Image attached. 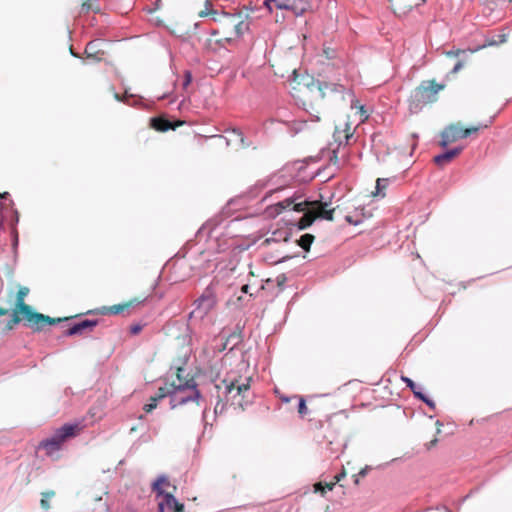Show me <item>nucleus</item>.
Wrapping results in <instances>:
<instances>
[{
	"label": "nucleus",
	"mask_w": 512,
	"mask_h": 512,
	"mask_svg": "<svg viewBox=\"0 0 512 512\" xmlns=\"http://www.w3.org/2000/svg\"><path fill=\"white\" fill-rule=\"evenodd\" d=\"M295 90L294 98L300 102L304 109L315 117L316 121H320V111L316 106L322 103H340L345 101L346 96H353L351 89L338 83L320 82L311 80L309 83H297L293 88Z\"/></svg>",
	"instance_id": "f257e3e1"
},
{
	"label": "nucleus",
	"mask_w": 512,
	"mask_h": 512,
	"mask_svg": "<svg viewBox=\"0 0 512 512\" xmlns=\"http://www.w3.org/2000/svg\"><path fill=\"white\" fill-rule=\"evenodd\" d=\"M30 289L27 286H19L17 291L9 288L7 291V303L12 306L11 318L6 324L7 330H12L21 321H26L27 325L35 332L43 329L44 325H54L62 321L61 318H52L42 313L36 312L25 302Z\"/></svg>",
	"instance_id": "f03ea898"
},
{
	"label": "nucleus",
	"mask_w": 512,
	"mask_h": 512,
	"mask_svg": "<svg viewBox=\"0 0 512 512\" xmlns=\"http://www.w3.org/2000/svg\"><path fill=\"white\" fill-rule=\"evenodd\" d=\"M298 197L293 196L284 199L270 207H268V213L271 216H276L281 214L284 210L291 208L296 212L305 211L306 208H309L311 212L315 215L316 219H324L328 221H333L335 208L330 207V203L322 202V201H302L297 202Z\"/></svg>",
	"instance_id": "7ed1b4c3"
},
{
	"label": "nucleus",
	"mask_w": 512,
	"mask_h": 512,
	"mask_svg": "<svg viewBox=\"0 0 512 512\" xmlns=\"http://www.w3.org/2000/svg\"><path fill=\"white\" fill-rule=\"evenodd\" d=\"M196 382L193 377L186 380L184 385L171 384L169 387H160L154 396L158 401L169 396L172 409L184 405L190 401L196 402L200 398V393L196 388Z\"/></svg>",
	"instance_id": "20e7f679"
},
{
	"label": "nucleus",
	"mask_w": 512,
	"mask_h": 512,
	"mask_svg": "<svg viewBox=\"0 0 512 512\" xmlns=\"http://www.w3.org/2000/svg\"><path fill=\"white\" fill-rule=\"evenodd\" d=\"M445 84L436 83L435 80L422 81L410 93L408 104L412 113H417L424 106L435 103L438 100V94L444 90Z\"/></svg>",
	"instance_id": "39448f33"
},
{
	"label": "nucleus",
	"mask_w": 512,
	"mask_h": 512,
	"mask_svg": "<svg viewBox=\"0 0 512 512\" xmlns=\"http://www.w3.org/2000/svg\"><path fill=\"white\" fill-rule=\"evenodd\" d=\"M79 431L80 427L78 424H65L57 429L53 436L42 440L38 445V449L44 450L45 454L51 457L62 449L67 439L75 437Z\"/></svg>",
	"instance_id": "423d86ee"
},
{
	"label": "nucleus",
	"mask_w": 512,
	"mask_h": 512,
	"mask_svg": "<svg viewBox=\"0 0 512 512\" xmlns=\"http://www.w3.org/2000/svg\"><path fill=\"white\" fill-rule=\"evenodd\" d=\"M487 127V124L471 126L469 128H463L459 123L451 124L442 131L440 145L442 147H446L447 145L454 143L459 139H464L474 133H477L481 128Z\"/></svg>",
	"instance_id": "0eeeda50"
},
{
	"label": "nucleus",
	"mask_w": 512,
	"mask_h": 512,
	"mask_svg": "<svg viewBox=\"0 0 512 512\" xmlns=\"http://www.w3.org/2000/svg\"><path fill=\"white\" fill-rule=\"evenodd\" d=\"M251 377L245 378L244 381H240L239 379H225L223 383L225 384V393L227 395V401H232L234 404L243 408V403L239 397L244 398L246 392L250 389Z\"/></svg>",
	"instance_id": "6e6552de"
},
{
	"label": "nucleus",
	"mask_w": 512,
	"mask_h": 512,
	"mask_svg": "<svg viewBox=\"0 0 512 512\" xmlns=\"http://www.w3.org/2000/svg\"><path fill=\"white\" fill-rule=\"evenodd\" d=\"M264 4L270 11L274 8L289 10L296 16L302 15L310 8L309 0H265Z\"/></svg>",
	"instance_id": "1a4fd4ad"
},
{
	"label": "nucleus",
	"mask_w": 512,
	"mask_h": 512,
	"mask_svg": "<svg viewBox=\"0 0 512 512\" xmlns=\"http://www.w3.org/2000/svg\"><path fill=\"white\" fill-rule=\"evenodd\" d=\"M194 304L195 309L191 312L190 316L204 318L216 307L217 299L215 293L211 288H207Z\"/></svg>",
	"instance_id": "9d476101"
},
{
	"label": "nucleus",
	"mask_w": 512,
	"mask_h": 512,
	"mask_svg": "<svg viewBox=\"0 0 512 512\" xmlns=\"http://www.w3.org/2000/svg\"><path fill=\"white\" fill-rule=\"evenodd\" d=\"M354 130L355 129L351 127V124L348 121H343L335 126L333 138L335 142L338 143V148L333 150V156L330 158L334 164L338 163V152L340 146L349 144L350 139L354 135Z\"/></svg>",
	"instance_id": "9b49d317"
},
{
	"label": "nucleus",
	"mask_w": 512,
	"mask_h": 512,
	"mask_svg": "<svg viewBox=\"0 0 512 512\" xmlns=\"http://www.w3.org/2000/svg\"><path fill=\"white\" fill-rule=\"evenodd\" d=\"M221 29L228 34L226 40H231L234 37H239L247 29V24L240 19V16L225 14L221 22Z\"/></svg>",
	"instance_id": "f8f14e48"
},
{
	"label": "nucleus",
	"mask_w": 512,
	"mask_h": 512,
	"mask_svg": "<svg viewBox=\"0 0 512 512\" xmlns=\"http://www.w3.org/2000/svg\"><path fill=\"white\" fill-rule=\"evenodd\" d=\"M144 301L145 299L134 298L124 303H119L111 306H103L92 312L100 315H120L125 313L129 314L130 308L134 307L135 305L141 304Z\"/></svg>",
	"instance_id": "ddd939ff"
},
{
	"label": "nucleus",
	"mask_w": 512,
	"mask_h": 512,
	"mask_svg": "<svg viewBox=\"0 0 512 512\" xmlns=\"http://www.w3.org/2000/svg\"><path fill=\"white\" fill-rule=\"evenodd\" d=\"M426 0H389L391 9L397 15H405L413 8L422 5Z\"/></svg>",
	"instance_id": "4468645a"
},
{
	"label": "nucleus",
	"mask_w": 512,
	"mask_h": 512,
	"mask_svg": "<svg viewBox=\"0 0 512 512\" xmlns=\"http://www.w3.org/2000/svg\"><path fill=\"white\" fill-rule=\"evenodd\" d=\"M184 505L179 503L171 493L164 495L158 502V512H183Z\"/></svg>",
	"instance_id": "2eb2a0df"
},
{
	"label": "nucleus",
	"mask_w": 512,
	"mask_h": 512,
	"mask_svg": "<svg viewBox=\"0 0 512 512\" xmlns=\"http://www.w3.org/2000/svg\"><path fill=\"white\" fill-rule=\"evenodd\" d=\"M97 324V320L84 319L68 328V330L65 332V335L72 336L83 334L88 330H92Z\"/></svg>",
	"instance_id": "dca6fc26"
},
{
	"label": "nucleus",
	"mask_w": 512,
	"mask_h": 512,
	"mask_svg": "<svg viewBox=\"0 0 512 512\" xmlns=\"http://www.w3.org/2000/svg\"><path fill=\"white\" fill-rule=\"evenodd\" d=\"M461 152V147H456L451 150H448L442 154L436 155L433 159L434 163L442 168L449 164L450 162H452L457 156L460 155Z\"/></svg>",
	"instance_id": "f3484780"
},
{
	"label": "nucleus",
	"mask_w": 512,
	"mask_h": 512,
	"mask_svg": "<svg viewBox=\"0 0 512 512\" xmlns=\"http://www.w3.org/2000/svg\"><path fill=\"white\" fill-rule=\"evenodd\" d=\"M182 123L178 122L173 124L171 121L164 117H154L150 120V125L153 129L160 132H166L170 129L174 130L176 127L180 126Z\"/></svg>",
	"instance_id": "a211bd4d"
},
{
	"label": "nucleus",
	"mask_w": 512,
	"mask_h": 512,
	"mask_svg": "<svg viewBox=\"0 0 512 512\" xmlns=\"http://www.w3.org/2000/svg\"><path fill=\"white\" fill-rule=\"evenodd\" d=\"M401 380L406 384L407 387L411 389L416 398L425 402L431 408L435 407V404L432 400L428 399L421 391L417 389L416 384L407 376H401Z\"/></svg>",
	"instance_id": "6ab92c4d"
},
{
	"label": "nucleus",
	"mask_w": 512,
	"mask_h": 512,
	"mask_svg": "<svg viewBox=\"0 0 512 512\" xmlns=\"http://www.w3.org/2000/svg\"><path fill=\"white\" fill-rule=\"evenodd\" d=\"M100 43L98 41H91L85 47V54L87 58H91L95 61H101L104 56V51L99 48Z\"/></svg>",
	"instance_id": "aec40b11"
},
{
	"label": "nucleus",
	"mask_w": 512,
	"mask_h": 512,
	"mask_svg": "<svg viewBox=\"0 0 512 512\" xmlns=\"http://www.w3.org/2000/svg\"><path fill=\"white\" fill-rule=\"evenodd\" d=\"M170 486V482L166 476H160L152 485V490L157 493L158 497H162L164 499V495L166 494L164 491L165 487Z\"/></svg>",
	"instance_id": "412c9836"
},
{
	"label": "nucleus",
	"mask_w": 512,
	"mask_h": 512,
	"mask_svg": "<svg viewBox=\"0 0 512 512\" xmlns=\"http://www.w3.org/2000/svg\"><path fill=\"white\" fill-rule=\"evenodd\" d=\"M304 212V215L300 218L298 222L299 229L303 230L308 228L313 224V222L316 220L315 215L309 208H306Z\"/></svg>",
	"instance_id": "4be33fe9"
},
{
	"label": "nucleus",
	"mask_w": 512,
	"mask_h": 512,
	"mask_svg": "<svg viewBox=\"0 0 512 512\" xmlns=\"http://www.w3.org/2000/svg\"><path fill=\"white\" fill-rule=\"evenodd\" d=\"M289 239V233L285 230H276L272 232L271 236L266 238L263 244H269L271 242H287Z\"/></svg>",
	"instance_id": "5701e85b"
},
{
	"label": "nucleus",
	"mask_w": 512,
	"mask_h": 512,
	"mask_svg": "<svg viewBox=\"0 0 512 512\" xmlns=\"http://www.w3.org/2000/svg\"><path fill=\"white\" fill-rule=\"evenodd\" d=\"M315 237L312 234L306 233L302 235L298 240L297 244L305 251H309Z\"/></svg>",
	"instance_id": "b1692460"
},
{
	"label": "nucleus",
	"mask_w": 512,
	"mask_h": 512,
	"mask_svg": "<svg viewBox=\"0 0 512 512\" xmlns=\"http://www.w3.org/2000/svg\"><path fill=\"white\" fill-rule=\"evenodd\" d=\"M388 179L387 178H378L376 180V191L373 193L375 196L381 195L382 197L385 196V190L388 186Z\"/></svg>",
	"instance_id": "393cba45"
},
{
	"label": "nucleus",
	"mask_w": 512,
	"mask_h": 512,
	"mask_svg": "<svg viewBox=\"0 0 512 512\" xmlns=\"http://www.w3.org/2000/svg\"><path fill=\"white\" fill-rule=\"evenodd\" d=\"M363 219H364V214L361 213V215H358L356 214L355 216L353 215H347L345 217V220L349 223V224H352V225H358L360 223L363 222Z\"/></svg>",
	"instance_id": "a878e982"
},
{
	"label": "nucleus",
	"mask_w": 512,
	"mask_h": 512,
	"mask_svg": "<svg viewBox=\"0 0 512 512\" xmlns=\"http://www.w3.org/2000/svg\"><path fill=\"white\" fill-rule=\"evenodd\" d=\"M158 400L153 396L150 398V402L145 404L143 409L145 412L150 413L157 407Z\"/></svg>",
	"instance_id": "bb28decb"
},
{
	"label": "nucleus",
	"mask_w": 512,
	"mask_h": 512,
	"mask_svg": "<svg viewBox=\"0 0 512 512\" xmlns=\"http://www.w3.org/2000/svg\"><path fill=\"white\" fill-rule=\"evenodd\" d=\"M308 409L306 406L305 399L303 397H299V405H298V413L303 417L307 414Z\"/></svg>",
	"instance_id": "cd10ccee"
},
{
	"label": "nucleus",
	"mask_w": 512,
	"mask_h": 512,
	"mask_svg": "<svg viewBox=\"0 0 512 512\" xmlns=\"http://www.w3.org/2000/svg\"><path fill=\"white\" fill-rule=\"evenodd\" d=\"M8 197H9V193L8 192L0 193V200L1 199L7 200ZM12 205H13V201L12 200H9V203L7 205L5 203L0 202V211L5 209L7 206H12Z\"/></svg>",
	"instance_id": "c85d7f7f"
},
{
	"label": "nucleus",
	"mask_w": 512,
	"mask_h": 512,
	"mask_svg": "<svg viewBox=\"0 0 512 512\" xmlns=\"http://www.w3.org/2000/svg\"><path fill=\"white\" fill-rule=\"evenodd\" d=\"M208 6H211L209 1L206 2V8L198 13L199 17H206L211 14H216V12L210 9Z\"/></svg>",
	"instance_id": "c756f323"
},
{
	"label": "nucleus",
	"mask_w": 512,
	"mask_h": 512,
	"mask_svg": "<svg viewBox=\"0 0 512 512\" xmlns=\"http://www.w3.org/2000/svg\"><path fill=\"white\" fill-rule=\"evenodd\" d=\"M313 490L315 493H320L322 496L326 493V487H324L322 482H317L313 485Z\"/></svg>",
	"instance_id": "7c9ffc66"
},
{
	"label": "nucleus",
	"mask_w": 512,
	"mask_h": 512,
	"mask_svg": "<svg viewBox=\"0 0 512 512\" xmlns=\"http://www.w3.org/2000/svg\"><path fill=\"white\" fill-rule=\"evenodd\" d=\"M232 134L237 138V140L240 142V146L241 147H245V144H244V138H243V134L240 130L238 129H233L232 130Z\"/></svg>",
	"instance_id": "2f4dec72"
},
{
	"label": "nucleus",
	"mask_w": 512,
	"mask_h": 512,
	"mask_svg": "<svg viewBox=\"0 0 512 512\" xmlns=\"http://www.w3.org/2000/svg\"><path fill=\"white\" fill-rule=\"evenodd\" d=\"M323 53L325 54L327 59H333L336 55V51L330 47L324 48Z\"/></svg>",
	"instance_id": "473e14b6"
},
{
	"label": "nucleus",
	"mask_w": 512,
	"mask_h": 512,
	"mask_svg": "<svg viewBox=\"0 0 512 512\" xmlns=\"http://www.w3.org/2000/svg\"><path fill=\"white\" fill-rule=\"evenodd\" d=\"M466 50L456 49V50H450L446 52L447 57H458L461 54H464Z\"/></svg>",
	"instance_id": "72a5a7b5"
},
{
	"label": "nucleus",
	"mask_w": 512,
	"mask_h": 512,
	"mask_svg": "<svg viewBox=\"0 0 512 512\" xmlns=\"http://www.w3.org/2000/svg\"><path fill=\"white\" fill-rule=\"evenodd\" d=\"M40 506L43 510H49L50 509V502L47 498H44L43 496L41 497V500H40Z\"/></svg>",
	"instance_id": "f704fd0d"
},
{
	"label": "nucleus",
	"mask_w": 512,
	"mask_h": 512,
	"mask_svg": "<svg viewBox=\"0 0 512 512\" xmlns=\"http://www.w3.org/2000/svg\"><path fill=\"white\" fill-rule=\"evenodd\" d=\"M183 372H184V369H183V368H181V367H179V368L177 369V373H176L177 379H178V380H179V382H180L179 384H182V385H184L185 381L187 380V379H184V378H183V374H182Z\"/></svg>",
	"instance_id": "c9c22d12"
},
{
	"label": "nucleus",
	"mask_w": 512,
	"mask_h": 512,
	"mask_svg": "<svg viewBox=\"0 0 512 512\" xmlns=\"http://www.w3.org/2000/svg\"><path fill=\"white\" fill-rule=\"evenodd\" d=\"M346 476L345 470H343L341 473L334 476L333 480L337 484L339 483L344 477Z\"/></svg>",
	"instance_id": "e433bc0d"
},
{
	"label": "nucleus",
	"mask_w": 512,
	"mask_h": 512,
	"mask_svg": "<svg viewBox=\"0 0 512 512\" xmlns=\"http://www.w3.org/2000/svg\"><path fill=\"white\" fill-rule=\"evenodd\" d=\"M495 44H497V42H496V41H488L486 44H484V45H482V46H479L478 48H476V49H474V50H469V51H470L471 53H473V52H476V51H478V50H480V49H482V48H484V47H486V46H492V45H495Z\"/></svg>",
	"instance_id": "4c0bfd02"
},
{
	"label": "nucleus",
	"mask_w": 512,
	"mask_h": 512,
	"mask_svg": "<svg viewBox=\"0 0 512 512\" xmlns=\"http://www.w3.org/2000/svg\"><path fill=\"white\" fill-rule=\"evenodd\" d=\"M142 330V327L140 325H133L130 327V332L133 335L138 334Z\"/></svg>",
	"instance_id": "58836bf2"
},
{
	"label": "nucleus",
	"mask_w": 512,
	"mask_h": 512,
	"mask_svg": "<svg viewBox=\"0 0 512 512\" xmlns=\"http://www.w3.org/2000/svg\"><path fill=\"white\" fill-rule=\"evenodd\" d=\"M41 496H43L44 498H47L49 500L50 498L55 496V491L49 490V491L42 492Z\"/></svg>",
	"instance_id": "ea45409f"
},
{
	"label": "nucleus",
	"mask_w": 512,
	"mask_h": 512,
	"mask_svg": "<svg viewBox=\"0 0 512 512\" xmlns=\"http://www.w3.org/2000/svg\"><path fill=\"white\" fill-rule=\"evenodd\" d=\"M41 496H43L44 498H47L49 500L50 498L55 496V491L49 490V491L42 492Z\"/></svg>",
	"instance_id": "a19ab883"
},
{
	"label": "nucleus",
	"mask_w": 512,
	"mask_h": 512,
	"mask_svg": "<svg viewBox=\"0 0 512 512\" xmlns=\"http://www.w3.org/2000/svg\"><path fill=\"white\" fill-rule=\"evenodd\" d=\"M285 282H286V276H285L284 274L279 275V276L277 277V285H278L279 287H282V286L284 285V283H285Z\"/></svg>",
	"instance_id": "79ce46f5"
},
{
	"label": "nucleus",
	"mask_w": 512,
	"mask_h": 512,
	"mask_svg": "<svg viewBox=\"0 0 512 512\" xmlns=\"http://www.w3.org/2000/svg\"><path fill=\"white\" fill-rule=\"evenodd\" d=\"M463 67V62L458 61L452 69V73H457Z\"/></svg>",
	"instance_id": "37998d69"
},
{
	"label": "nucleus",
	"mask_w": 512,
	"mask_h": 512,
	"mask_svg": "<svg viewBox=\"0 0 512 512\" xmlns=\"http://www.w3.org/2000/svg\"><path fill=\"white\" fill-rule=\"evenodd\" d=\"M323 485H324V487H326V491H331V490H333V489H334V487H335L336 483H335V482H334V480H333V481H331V482H329V483H325V484H323Z\"/></svg>",
	"instance_id": "c03bdc74"
},
{
	"label": "nucleus",
	"mask_w": 512,
	"mask_h": 512,
	"mask_svg": "<svg viewBox=\"0 0 512 512\" xmlns=\"http://www.w3.org/2000/svg\"><path fill=\"white\" fill-rule=\"evenodd\" d=\"M185 77H186V79H185V82H184V86H187L188 84H190V82L192 80L190 72L187 71L185 73Z\"/></svg>",
	"instance_id": "a18cd8bd"
},
{
	"label": "nucleus",
	"mask_w": 512,
	"mask_h": 512,
	"mask_svg": "<svg viewBox=\"0 0 512 512\" xmlns=\"http://www.w3.org/2000/svg\"><path fill=\"white\" fill-rule=\"evenodd\" d=\"M438 442V439L437 438H434L433 440H431L428 444H427V448L430 449L432 447H434Z\"/></svg>",
	"instance_id": "49530a36"
},
{
	"label": "nucleus",
	"mask_w": 512,
	"mask_h": 512,
	"mask_svg": "<svg viewBox=\"0 0 512 512\" xmlns=\"http://www.w3.org/2000/svg\"><path fill=\"white\" fill-rule=\"evenodd\" d=\"M8 312H9V310L7 308L0 307V317L4 316V315H7Z\"/></svg>",
	"instance_id": "de8ad7c7"
},
{
	"label": "nucleus",
	"mask_w": 512,
	"mask_h": 512,
	"mask_svg": "<svg viewBox=\"0 0 512 512\" xmlns=\"http://www.w3.org/2000/svg\"><path fill=\"white\" fill-rule=\"evenodd\" d=\"M241 290H242L243 293H248L249 292V285H247V284L243 285Z\"/></svg>",
	"instance_id": "09e8293b"
},
{
	"label": "nucleus",
	"mask_w": 512,
	"mask_h": 512,
	"mask_svg": "<svg viewBox=\"0 0 512 512\" xmlns=\"http://www.w3.org/2000/svg\"><path fill=\"white\" fill-rule=\"evenodd\" d=\"M505 42V35H500V43Z\"/></svg>",
	"instance_id": "8fccbe9b"
},
{
	"label": "nucleus",
	"mask_w": 512,
	"mask_h": 512,
	"mask_svg": "<svg viewBox=\"0 0 512 512\" xmlns=\"http://www.w3.org/2000/svg\"><path fill=\"white\" fill-rule=\"evenodd\" d=\"M114 97H115V99H117V100H121V98H120L119 94H117V93H115V94H114Z\"/></svg>",
	"instance_id": "3c124183"
},
{
	"label": "nucleus",
	"mask_w": 512,
	"mask_h": 512,
	"mask_svg": "<svg viewBox=\"0 0 512 512\" xmlns=\"http://www.w3.org/2000/svg\"><path fill=\"white\" fill-rule=\"evenodd\" d=\"M365 474H366V471H365V470H362V471H360V473H359V475H360V476H365Z\"/></svg>",
	"instance_id": "603ef678"
},
{
	"label": "nucleus",
	"mask_w": 512,
	"mask_h": 512,
	"mask_svg": "<svg viewBox=\"0 0 512 512\" xmlns=\"http://www.w3.org/2000/svg\"><path fill=\"white\" fill-rule=\"evenodd\" d=\"M87 6V8L89 9L91 6L90 5H87L86 3H83V7Z\"/></svg>",
	"instance_id": "864d4df0"
},
{
	"label": "nucleus",
	"mask_w": 512,
	"mask_h": 512,
	"mask_svg": "<svg viewBox=\"0 0 512 512\" xmlns=\"http://www.w3.org/2000/svg\"><path fill=\"white\" fill-rule=\"evenodd\" d=\"M359 483V480L358 478L355 479V484H358Z\"/></svg>",
	"instance_id": "5fc2aeb1"
}]
</instances>
